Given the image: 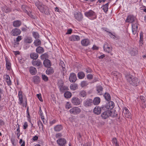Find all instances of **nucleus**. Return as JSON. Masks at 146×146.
Masks as SVG:
<instances>
[{"instance_id":"22","label":"nucleus","mask_w":146,"mask_h":146,"mask_svg":"<svg viewBox=\"0 0 146 146\" xmlns=\"http://www.w3.org/2000/svg\"><path fill=\"white\" fill-rule=\"evenodd\" d=\"M93 103L95 105H97L99 104L100 102V99L98 97L95 98L93 100Z\"/></svg>"},{"instance_id":"58","label":"nucleus","mask_w":146,"mask_h":146,"mask_svg":"<svg viewBox=\"0 0 146 146\" xmlns=\"http://www.w3.org/2000/svg\"><path fill=\"white\" fill-rule=\"evenodd\" d=\"M112 141L113 143L115 144L117 143V140L116 138H113Z\"/></svg>"},{"instance_id":"34","label":"nucleus","mask_w":146,"mask_h":146,"mask_svg":"<svg viewBox=\"0 0 146 146\" xmlns=\"http://www.w3.org/2000/svg\"><path fill=\"white\" fill-rule=\"evenodd\" d=\"M64 95L65 98H68L71 97L72 96V94L70 92L67 91L64 93Z\"/></svg>"},{"instance_id":"30","label":"nucleus","mask_w":146,"mask_h":146,"mask_svg":"<svg viewBox=\"0 0 146 146\" xmlns=\"http://www.w3.org/2000/svg\"><path fill=\"white\" fill-rule=\"evenodd\" d=\"M110 111L111 112L110 113V116L113 117H117V113L116 111Z\"/></svg>"},{"instance_id":"32","label":"nucleus","mask_w":146,"mask_h":146,"mask_svg":"<svg viewBox=\"0 0 146 146\" xmlns=\"http://www.w3.org/2000/svg\"><path fill=\"white\" fill-rule=\"evenodd\" d=\"M24 41L26 43H31L32 41V38L31 37H26L25 38Z\"/></svg>"},{"instance_id":"17","label":"nucleus","mask_w":146,"mask_h":146,"mask_svg":"<svg viewBox=\"0 0 146 146\" xmlns=\"http://www.w3.org/2000/svg\"><path fill=\"white\" fill-rule=\"evenodd\" d=\"M80 40V37L77 35H72L69 38V40L71 41H76Z\"/></svg>"},{"instance_id":"55","label":"nucleus","mask_w":146,"mask_h":146,"mask_svg":"<svg viewBox=\"0 0 146 146\" xmlns=\"http://www.w3.org/2000/svg\"><path fill=\"white\" fill-rule=\"evenodd\" d=\"M60 66L62 67H65V64L62 61L60 62Z\"/></svg>"},{"instance_id":"6","label":"nucleus","mask_w":146,"mask_h":146,"mask_svg":"<svg viewBox=\"0 0 146 146\" xmlns=\"http://www.w3.org/2000/svg\"><path fill=\"white\" fill-rule=\"evenodd\" d=\"M58 85L60 90L61 92H63L65 90H67L68 88L63 86L62 81H60L58 82Z\"/></svg>"},{"instance_id":"44","label":"nucleus","mask_w":146,"mask_h":146,"mask_svg":"<svg viewBox=\"0 0 146 146\" xmlns=\"http://www.w3.org/2000/svg\"><path fill=\"white\" fill-rule=\"evenodd\" d=\"M22 38V36H18L16 38V41L15 42V43L17 45L19 44L18 42L20 40H21Z\"/></svg>"},{"instance_id":"21","label":"nucleus","mask_w":146,"mask_h":146,"mask_svg":"<svg viewBox=\"0 0 146 146\" xmlns=\"http://www.w3.org/2000/svg\"><path fill=\"white\" fill-rule=\"evenodd\" d=\"M29 71L30 73L33 75L36 74L37 72L36 68L33 66H31L29 68Z\"/></svg>"},{"instance_id":"56","label":"nucleus","mask_w":146,"mask_h":146,"mask_svg":"<svg viewBox=\"0 0 146 146\" xmlns=\"http://www.w3.org/2000/svg\"><path fill=\"white\" fill-rule=\"evenodd\" d=\"M93 76L91 74H88L87 75V78L89 79H92L93 78Z\"/></svg>"},{"instance_id":"11","label":"nucleus","mask_w":146,"mask_h":146,"mask_svg":"<svg viewBox=\"0 0 146 146\" xmlns=\"http://www.w3.org/2000/svg\"><path fill=\"white\" fill-rule=\"evenodd\" d=\"M123 112L126 117L129 118L131 117V113L127 108L125 107L123 108Z\"/></svg>"},{"instance_id":"3","label":"nucleus","mask_w":146,"mask_h":146,"mask_svg":"<svg viewBox=\"0 0 146 146\" xmlns=\"http://www.w3.org/2000/svg\"><path fill=\"white\" fill-rule=\"evenodd\" d=\"M38 9L41 12L44 13L46 14H48V7L46 6L41 4L40 5V6L38 7Z\"/></svg>"},{"instance_id":"38","label":"nucleus","mask_w":146,"mask_h":146,"mask_svg":"<svg viewBox=\"0 0 146 146\" xmlns=\"http://www.w3.org/2000/svg\"><path fill=\"white\" fill-rule=\"evenodd\" d=\"M104 96L106 100L107 101H109L110 100V96L109 94L106 93L104 95Z\"/></svg>"},{"instance_id":"57","label":"nucleus","mask_w":146,"mask_h":146,"mask_svg":"<svg viewBox=\"0 0 146 146\" xmlns=\"http://www.w3.org/2000/svg\"><path fill=\"white\" fill-rule=\"evenodd\" d=\"M5 123L2 119H0V126L4 125Z\"/></svg>"},{"instance_id":"5","label":"nucleus","mask_w":146,"mask_h":146,"mask_svg":"<svg viewBox=\"0 0 146 146\" xmlns=\"http://www.w3.org/2000/svg\"><path fill=\"white\" fill-rule=\"evenodd\" d=\"M93 102L92 99H87L84 101V105L86 107H90L93 105Z\"/></svg>"},{"instance_id":"54","label":"nucleus","mask_w":146,"mask_h":146,"mask_svg":"<svg viewBox=\"0 0 146 146\" xmlns=\"http://www.w3.org/2000/svg\"><path fill=\"white\" fill-rule=\"evenodd\" d=\"M37 97L38 98L39 100L41 102H42L43 100L42 98V97L41 96V95L40 94H37Z\"/></svg>"},{"instance_id":"45","label":"nucleus","mask_w":146,"mask_h":146,"mask_svg":"<svg viewBox=\"0 0 146 146\" xmlns=\"http://www.w3.org/2000/svg\"><path fill=\"white\" fill-rule=\"evenodd\" d=\"M33 35L34 37L36 39H38L39 37V35L38 34L35 32H33Z\"/></svg>"},{"instance_id":"12","label":"nucleus","mask_w":146,"mask_h":146,"mask_svg":"<svg viewBox=\"0 0 146 146\" xmlns=\"http://www.w3.org/2000/svg\"><path fill=\"white\" fill-rule=\"evenodd\" d=\"M72 104L75 105H79L80 103V100L76 97H74L72 98Z\"/></svg>"},{"instance_id":"10","label":"nucleus","mask_w":146,"mask_h":146,"mask_svg":"<svg viewBox=\"0 0 146 146\" xmlns=\"http://www.w3.org/2000/svg\"><path fill=\"white\" fill-rule=\"evenodd\" d=\"M110 110H109L105 111L103 112L101 114V117L104 119H106L110 116Z\"/></svg>"},{"instance_id":"18","label":"nucleus","mask_w":146,"mask_h":146,"mask_svg":"<svg viewBox=\"0 0 146 146\" xmlns=\"http://www.w3.org/2000/svg\"><path fill=\"white\" fill-rule=\"evenodd\" d=\"M81 43L82 46H87L90 44V40L88 39H84L81 41Z\"/></svg>"},{"instance_id":"31","label":"nucleus","mask_w":146,"mask_h":146,"mask_svg":"<svg viewBox=\"0 0 146 146\" xmlns=\"http://www.w3.org/2000/svg\"><path fill=\"white\" fill-rule=\"evenodd\" d=\"M143 35L142 32H141L140 33L139 45L142 46L143 44Z\"/></svg>"},{"instance_id":"60","label":"nucleus","mask_w":146,"mask_h":146,"mask_svg":"<svg viewBox=\"0 0 146 146\" xmlns=\"http://www.w3.org/2000/svg\"><path fill=\"white\" fill-rule=\"evenodd\" d=\"M27 117L29 119L30 118V115L29 112V109H28V108H27Z\"/></svg>"},{"instance_id":"9","label":"nucleus","mask_w":146,"mask_h":146,"mask_svg":"<svg viewBox=\"0 0 146 146\" xmlns=\"http://www.w3.org/2000/svg\"><path fill=\"white\" fill-rule=\"evenodd\" d=\"M103 48L104 50L108 53L111 52L112 50V48L110 47L107 43L104 44Z\"/></svg>"},{"instance_id":"46","label":"nucleus","mask_w":146,"mask_h":146,"mask_svg":"<svg viewBox=\"0 0 146 146\" xmlns=\"http://www.w3.org/2000/svg\"><path fill=\"white\" fill-rule=\"evenodd\" d=\"M38 123L39 129H42V130H43V125L42 122L40 121H39L38 122Z\"/></svg>"},{"instance_id":"25","label":"nucleus","mask_w":146,"mask_h":146,"mask_svg":"<svg viewBox=\"0 0 146 146\" xmlns=\"http://www.w3.org/2000/svg\"><path fill=\"white\" fill-rule=\"evenodd\" d=\"M98 94L99 95H101L103 92V88L101 86H98L96 88Z\"/></svg>"},{"instance_id":"20","label":"nucleus","mask_w":146,"mask_h":146,"mask_svg":"<svg viewBox=\"0 0 146 146\" xmlns=\"http://www.w3.org/2000/svg\"><path fill=\"white\" fill-rule=\"evenodd\" d=\"M32 80L35 84H37L40 82V77L38 76H35L33 77Z\"/></svg>"},{"instance_id":"13","label":"nucleus","mask_w":146,"mask_h":146,"mask_svg":"<svg viewBox=\"0 0 146 146\" xmlns=\"http://www.w3.org/2000/svg\"><path fill=\"white\" fill-rule=\"evenodd\" d=\"M32 64L35 66H40L42 65V63L39 60H33L32 61Z\"/></svg>"},{"instance_id":"27","label":"nucleus","mask_w":146,"mask_h":146,"mask_svg":"<svg viewBox=\"0 0 146 146\" xmlns=\"http://www.w3.org/2000/svg\"><path fill=\"white\" fill-rule=\"evenodd\" d=\"M138 52V51L136 48H132L130 52V54L132 56H135L136 55Z\"/></svg>"},{"instance_id":"51","label":"nucleus","mask_w":146,"mask_h":146,"mask_svg":"<svg viewBox=\"0 0 146 146\" xmlns=\"http://www.w3.org/2000/svg\"><path fill=\"white\" fill-rule=\"evenodd\" d=\"M40 115L41 118L42 119L44 123V124H46V120L45 121V120L44 118V116L43 115V114H40Z\"/></svg>"},{"instance_id":"1","label":"nucleus","mask_w":146,"mask_h":146,"mask_svg":"<svg viewBox=\"0 0 146 146\" xmlns=\"http://www.w3.org/2000/svg\"><path fill=\"white\" fill-rule=\"evenodd\" d=\"M126 22L132 23V32L133 35L138 34V25L136 18L133 16L130 15L128 16Z\"/></svg>"},{"instance_id":"52","label":"nucleus","mask_w":146,"mask_h":146,"mask_svg":"<svg viewBox=\"0 0 146 146\" xmlns=\"http://www.w3.org/2000/svg\"><path fill=\"white\" fill-rule=\"evenodd\" d=\"M71 107V106L70 104L68 102H67L66 105V108L68 109Z\"/></svg>"},{"instance_id":"26","label":"nucleus","mask_w":146,"mask_h":146,"mask_svg":"<svg viewBox=\"0 0 146 146\" xmlns=\"http://www.w3.org/2000/svg\"><path fill=\"white\" fill-rule=\"evenodd\" d=\"M62 126L61 125H57L54 127V129L56 131H59L62 129Z\"/></svg>"},{"instance_id":"63","label":"nucleus","mask_w":146,"mask_h":146,"mask_svg":"<svg viewBox=\"0 0 146 146\" xmlns=\"http://www.w3.org/2000/svg\"><path fill=\"white\" fill-rule=\"evenodd\" d=\"M6 81L8 85H10L11 84V82L10 79L6 80Z\"/></svg>"},{"instance_id":"35","label":"nucleus","mask_w":146,"mask_h":146,"mask_svg":"<svg viewBox=\"0 0 146 146\" xmlns=\"http://www.w3.org/2000/svg\"><path fill=\"white\" fill-rule=\"evenodd\" d=\"M112 74L117 78H119L121 76V74L116 71H113L112 72Z\"/></svg>"},{"instance_id":"62","label":"nucleus","mask_w":146,"mask_h":146,"mask_svg":"<svg viewBox=\"0 0 146 146\" xmlns=\"http://www.w3.org/2000/svg\"><path fill=\"white\" fill-rule=\"evenodd\" d=\"M62 68V69H61V71H62L63 74H64V73L66 72V69L65 68V67H63Z\"/></svg>"},{"instance_id":"37","label":"nucleus","mask_w":146,"mask_h":146,"mask_svg":"<svg viewBox=\"0 0 146 146\" xmlns=\"http://www.w3.org/2000/svg\"><path fill=\"white\" fill-rule=\"evenodd\" d=\"M102 9L105 13H106L108 9V3L102 7Z\"/></svg>"},{"instance_id":"53","label":"nucleus","mask_w":146,"mask_h":146,"mask_svg":"<svg viewBox=\"0 0 146 146\" xmlns=\"http://www.w3.org/2000/svg\"><path fill=\"white\" fill-rule=\"evenodd\" d=\"M48 55L46 54L45 53L44 54H43L41 56V58L42 59H43L44 58H46L47 57Z\"/></svg>"},{"instance_id":"7","label":"nucleus","mask_w":146,"mask_h":146,"mask_svg":"<svg viewBox=\"0 0 146 146\" xmlns=\"http://www.w3.org/2000/svg\"><path fill=\"white\" fill-rule=\"evenodd\" d=\"M70 111L71 113L74 114H76L80 113L81 112V110L80 108L78 107H75L71 109L70 110Z\"/></svg>"},{"instance_id":"61","label":"nucleus","mask_w":146,"mask_h":146,"mask_svg":"<svg viewBox=\"0 0 146 146\" xmlns=\"http://www.w3.org/2000/svg\"><path fill=\"white\" fill-rule=\"evenodd\" d=\"M72 32V30L71 29H69L68 30L67 32L66 33V34H70Z\"/></svg>"},{"instance_id":"42","label":"nucleus","mask_w":146,"mask_h":146,"mask_svg":"<svg viewBox=\"0 0 146 146\" xmlns=\"http://www.w3.org/2000/svg\"><path fill=\"white\" fill-rule=\"evenodd\" d=\"M34 42V44L36 46H37L40 45L41 44V41L40 40L38 39H36Z\"/></svg>"},{"instance_id":"49","label":"nucleus","mask_w":146,"mask_h":146,"mask_svg":"<svg viewBox=\"0 0 146 146\" xmlns=\"http://www.w3.org/2000/svg\"><path fill=\"white\" fill-rule=\"evenodd\" d=\"M22 9L23 11L25 12H27V8L25 5H22L21 6Z\"/></svg>"},{"instance_id":"50","label":"nucleus","mask_w":146,"mask_h":146,"mask_svg":"<svg viewBox=\"0 0 146 146\" xmlns=\"http://www.w3.org/2000/svg\"><path fill=\"white\" fill-rule=\"evenodd\" d=\"M19 143L21 144V146H25V142L24 141H23L22 139H20Z\"/></svg>"},{"instance_id":"24","label":"nucleus","mask_w":146,"mask_h":146,"mask_svg":"<svg viewBox=\"0 0 146 146\" xmlns=\"http://www.w3.org/2000/svg\"><path fill=\"white\" fill-rule=\"evenodd\" d=\"M21 24V22L20 21L17 20L13 22V25L14 27H19Z\"/></svg>"},{"instance_id":"29","label":"nucleus","mask_w":146,"mask_h":146,"mask_svg":"<svg viewBox=\"0 0 146 146\" xmlns=\"http://www.w3.org/2000/svg\"><path fill=\"white\" fill-rule=\"evenodd\" d=\"M54 72L53 68H48L46 71V73L48 75H51Z\"/></svg>"},{"instance_id":"14","label":"nucleus","mask_w":146,"mask_h":146,"mask_svg":"<svg viewBox=\"0 0 146 146\" xmlns=\"http://www.w3.org/2000/svg\"><path fill=\"white\" fill-rule=\"evenodd\" d=\"M57 142L59 145L63 146L66 143V141L64 138H60L57 140Z\"/></svg>"},{"instance_id":"16","label":"nucleus","mask_w":146,"mask_h":146,"mask_svg":"<svg viewBox=\"0 0 146 146\" xmlns=\"http://www.w3.org/2000/svg\"><path fill=\"white\" fill-rule=\"evenodd\" d=\"M84 14L86 17H89L94 16L95 13L92 10H90L88 12H86Z\"/></svg>"},{"instance_id":"19","label":"nucleus","mask_w":146,"mask_h":146,"mask_svg":"<svg viewBox=\"0 0 146 146\" xmlns=\"http://www.w3.org/2000/svg\"><path fill=\"white\" fill-rule=\"evenodd\" d=\"M70 81L72 82H75L76 80V77L75 74L74 73L70 74L69 78Z\"/></svg>"},{"instance_id":"2","label":"nucleus","mask_w":146,"mask_h":146,"mask_svg":"<svg viewBox=\"0 0 146 146\" xmlns=\"http://www.w3.org/2000/svg\"><path fill=\"white\" fill-rule=\"evenodd\" d=\"M127 81L131 85L133 86H137L139 84V81L138 78L134 77L131 75L129 74L126 76Z\"/></svg>"},{"instance_id":"36","label":"nucleus","mask_w":146,"mask_h":146,"mask_svg":"<svg viewBox=\"0 0 146 146\" xmlns=\"http://www.w3.org/2000/svg\"><path fill=\"white\" fill-rule=\"evenodd\" d=\"M36 51L38 53H42L44 52V50L42 47L39 46L36 48Z\"/></svg>"},{"instance_id":"59","label":"nucleus","mask_w":146,"mask_h":146,"mask_svg":"<svg viewBox=\"0 0 146 146\" xmlns=\"http://www.w3.org/2000/svg\"><path fill=\"white\" fill-rule=\"evenodd\" d=\"M28 126V124L26 122H25L23 125V129H26L27 127Z\"/></svg>"},{"instance_id":"41","label":"nucleus","mask_w":146,"mask_h":146,"mask_svg":"<svg viewBox=\"0 0 146 146\" xmlns=\"http://www.w3.org/2000/svg\"><path fill=\"white\" fill-rule=\"evenodd\" d=\"M84 76L85 74L82 72H80L78 73V76L80 79H82L84 77Z\"/></svg>"},{"instance_id":"23","label":"nucleus","mask_w":146,"mask_h":146,"mask_svg":"<svg viewBox=\"0 0 146 146\" xmlns=\"http://www.w3.org/2000/svg\"><path fill=\"white\" fill-rule=\"evenodd\" d=\"M43 64L45 67H49L51 65L50 61L48 59L45 60L43 62Z\"/></svg>"},{"instance_id":"39","label":"nucleus","mask_w":146,"mask_h":146,"mask_svg":"<svg viewBox=\"0 0 146 146\" xmlns=\"http://www.w3.org/2000/svg\"><path fill=\"white\" fill-rule=\"evenodd\" d=\"M86 95V93L84 90L81 91L79 92V95L80 97H85Z\"/></svg>"},{"instance_id":"8","label":"nucleus","mask_w":146,"mask_h":146,"mask_svg":"<svg viewBox=\"0 0 146 146\" xmlns=\"http://www.w3.org/2000/svg\"><path fill=\"white\" fill-rule=\"evenodd\" d=\"M21 33V30L17 28L13 29L11 32V35L13 36H17L20 35Z\"/></svg>"},{"instance_id":"64","label":"nucleus","mask_w":146,"mask_h":146,"mask_svg":"<svg viewBox=\"0 0 146 146\" xmlns=\"http://www.w3.org/2000/svg\"><path fill=\"white\" fill-rule=\"evenodd\" d=\"M37 7L38 8V7L40 6V5L42 4H40L39 2L37 1L35 3Z\"/></svg>"},{"instance_id":"47","label":"nucleus","mask_w":146,"mask_h":146,"mask_svg":"<svg viewBox=\"0 0 146 146\" xmlns=\"http://www.w3.org/2000/svg\"><path fill=\"white\" fill-rule=\"evenodd\" d=\"M87 82L85 81L82 82L81 83V86L82 87H84L85 86H86L88 84Z\"/></svg>"},{"instance_id":"40","label":"nucleus","mask_w":146,"mask_h":146,"mask_svg":"<svg viewBox=\"0 0 146 146\" xmlns=\"http://www.w3.org/2000/svg\"><path fill=\"white\" fill-rule=\"evenodd\" d=\"M22 92L21 91H20L19 93V101L20 102V104H21L23 102Z\"/></svg>"},{"instance_id":"28","label":"nucleus","mask_w":146,"mask_h":146,"mask_svg":"<svg viewBox=\"0 0 146 146\" xmlns=\"http://www.w3.org/2000/svg\"><path fill=\"white\" fill-rule=\"evenodd\" d=\"M38 57V54L36 53L33 52L30 54V57L34 60L36 59Z\"/></svg>"},{"instance_id":"43","label":"nucleus","mask_w":146,"mask_h":146,"mask_svg":"<svg viewBox=\"0 0 146 146\" xmlns=\"http://www.w3.org/2000/svg\"><path fill=\"white\" fill-rule=\"evenodd\" d=\"M6 67L7 69L9 70H10L11 69V63L7 60H6Z\"/></svg>"},{"instance_id":"33","label":"nucleus","mask_w":146,"mask_h":146,"mask_svg":"<svg viewBox=\"0 0 146 146\" xmlns=\"http://www.w3.org/2000/svg\"><path fill=\"white\" fill-rule=\"evenodd\" d=\"M78 85L76 84H71L70 86V88L71 90H74L78 88Z\"/></svg>"},{"instance_id":"15","label":"nucleus","mask_w":146,"mask_h":146,"mask_svg":"<svg viewBox=\"0 0 146 146\" xmlns=\"http://www.w3.org/2000/svg\"><path fill=\"white\" fill-rule=\"evenodd\" d=\"M75 18L77 20L80 21L82 19V15L80 13H75L74 14Z\"/></svg>"},{"instance_id":"48","label":"nucleus","mask_w":146,"mask_h":146,"mask_svg":"<svg viewBox=\"0 0 146 146\" xmlns=\"http://www.w3.org/2000/svg\"><path fill=\"white\" fill-rule=\"evenodd\" d=\"M42 79L45 81H47L48 80V77L45 75H42Z\"/></svg>"},{"instance_id":"4","label":"nucleus","mask_w":146,"mask_h":146,"mask_svg":"<svg viewBox=\"0 0 146 146\" xmlns=\"http://www.w3.org/2000/svg\"><path fill=\"white\" fill-rule=\"evenodd\" d=\"M102 109V110H106L107 109V108L106 107L102 106L101 108L99 106H96L94 109V112L97 115H99L101 113Z\"/></svg>"}]
</instances>
